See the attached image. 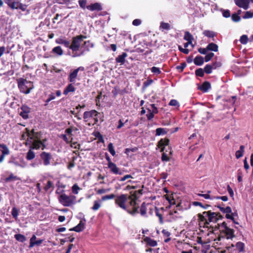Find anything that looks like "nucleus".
I'll use <instances>...</instances> for the list:
<instances>
[{"label":"nucleus","mask_w":253,"mask_h":253,"mask_svg":"<svg viewBox=\"0 0 253 253\" xmlns=\"http://www.w3.org/2000/svg\"><path fill=\"white\" fill-rule=\"evenodd\" d=\"M210 222L209 220L208 219H206V220H205V221L203 222V227L204 228H208L209 229H211L212 230L211 231H210V232L211 233H213V226H210L209 227V225L210 224Z\"/></svg>","instance_id":"37"},{"label":"nucleus","mask_w":253,"mask_h":253,"mask_svg":"<svg viewBox=\"0 0 253 253\" xmlns=\"http://www.w3.org/2000/svg\"><path fill=\"white\" fill-rule=\"evenodd\" d=\"M78 72L75 69L72 72L70 73L68 76V80L70 83H74L78 77Z\"/></svg>","instance_id":"19"},{"label":"nucleus","mask_w":253,"mask_h":253,"mask_svg":"<svg viewBox=\"0 0 253 253\" xmlns=\"http://www.w3.org/2000/svg\"><path fill=\"white\" fill-rule=\"evenodd\" d=\"M213 69H216L220 68L222 66V63L220 61H215L211 64Z\"/></svg>","instance_id":"45"},{"label":"nucleus","mask_w":253,"mask_h":253,"mask_svg":"<svg viewBox=\"0 0 253 253\" xmlns=\"http://www.w3.org/2000/svg\"><path fill=\"white\" fill-rule=\"evenodd\" d=\"M253 17V12L247 11L245 12L244 15L243 16L244 19L251 18Z\"/></svg>","instance_id":"53"},{"label":"nucleus","mask_w":253,"mask_h":253,"mask_svg":"<svg viewBox=\"0 0 253 253\" xmlns=\"http://www.w3.org/2000/svg\"><path fill=\"white\" fill-rule=\"evenodd\" d=\"M186 64L185 62H182L180 65H178L176 67V69L179 71V72H183L184 69L186 67Z\"/></svg>","instance_id":"47"},{"label":"nucleus","mask_w":253,"mask_h":253,"mask_svg":"<svg viewBox=\"0 0 253 253\" xmlns=\"http://www.w3.org/2000/svg\"><path fill=\"white\" fill-rule=\"evenodd\" d=\"M41 157L43 160L44 165L47 166L50 164V160L51 159L50 153L43 152L41 154Z\"/></svg>","instance_id":"11"},{"label":"nucleus","mask_w":253,"mask_h":253,"mask_svg":"<svg viewBox=\"0 0 253 253\" xmlns=\"http://www.w3.org/2000/svg\"><path fill=\"white\" fill-rule=\"evenodd\" d=\"M1 148L2 154L5 155H8L9 153V151L5 144H4Z\"/></svg>","instance_id":"48"},{"label":"nucleus","mask_w":253,"mask_h":253,"mask_svg":"<svg viewBox=\"0 0 253 253\" xmlns=\"http://www.w3.org/2000/svg\"><path fill=\"white\" fill-rule=\"evenodd\" d=\"M43 242L42 240H39L35 241L34 243H30L29 248H31L33 247L35 245L39 246Z\"/></svg>","instance_id":"56"},{"label":"nucleus","mask_w":253,"mask_h":253,"mask_svg":"<svg viewBox=\"0 0 253 253\" xmlns=\"http://www.w3.org/2000/svg\"><path fill=\"white\" fill-rule=\"evenodd\" d=\"M76 90V88L72 84H70L66 87L63 91V94L67 95L69 92H74Z\"/></svg>","instance_id":"20"},{"label":"nucleus","mask_w":253,"mask_h":253,"mask_svg":"<svg viewBox=\"0 0 253 253\" xmlns=\"http://www.w3.org/2000/svg\"><path fill=\"white\" fill-rule=\"evenodd\" d=\"M80 6L83 8L85 9L86 8L87 0H79L78 1Z\"/></svg>","instance_id":"50"},{"label":"nucleus","mask_w":253,"mask_h":253,"mask_svg":"<svg viewBox=\"0 0 253 253\" xmlns=\"http://www.w3.org/2000/svg\"><path fill=\"white\" fill-rule=\"evenodd\" d=\"M52 53L61 56L63 54V51L60 46L54 47L52 50Z\"/></svg>","instance_id":"26"},{"label":"nucleus","mask_w":253,"mask_h":253,"mask_svg":"<svg viewBox=\"0 0 253 253\" xmlns=\"http://www.w3.org/2000/svg\"><path fill=\"white\" fill-rule=\"evenodd\" d=\"M211 88V85L209 82L205 81L198 87V89L204 92H207Z\"/></svg>","instance_id":"14"},{"label":"nucleus","mask_w":253,"mask_h":253,"mask_svg":"<svg viewBox=\"0 0 253 253\" xmlns=\"http://www.w3.org/2000/svg\"><path fill=\"white\" fill-rule=\"evenodd\" d=\"M222 15H223V16L225 18L230 17L231 16V14H230V12L229 10H228V9L223 10V12H222Z\"/></svg>","instance_id":"61"},{"label":"nucleus","mask_w":253,"mask_h":253,"mask_svg":"<svg viewBox=\"0 0 253 253\" xmlns=\"http://www.w3.org/2000/svg\"><path fill=\"white\" fill-rule=\"evenodd\" d=\"M193 205L195 206H200L201 207L203 208V209H208L209 207H211L210 205H203L201 203L199 202H197V201H195V202H193Z\"/></svg>","instance_id":"42"},{"label":"nucleus","mask_w":253,"mask_h":253,"mask_svg":"<svg viewBox=\"0 0 253 253\" xmlns=\"http://www.w3.org/2000/svg\"><path fill=\"white\" fill-rule=\"evenodd\" d=\"M138 199V197L137 196V195L136 194V192L135 191H130V195L127 196V199H129L131 200H137Z\"/></svg>","instance_id":"39"},{"label":"nucleus","mask_w":253,"mask_h":253,"mask_svg":"<svg viewBox=\"0 0 253 253\" xmlns=\"http://www.w3.org/2000/svg\"><path fill=\"white\" fill-rule=\"evenodd\" d=\"M171 29V26L168 23L162 22L160 23V30L163 32L165 30L169 31Z\"/></svg>","instance_id":"23"},{"label":"nucleus","mask_w":253,"mask_h":253,"mask_svg":"<svg viewBox=\"0 0 253 253\" xmlns=\"http://www.w3.org/2000/svg\"><path fill=\"white\" fill-rule=\"evenodd\" d=\"M226 236L227 239H232L235 237L234 230L230 228H226V230H224L222 231Z\"/></svg>","instance_id":"12"},{"label":"nucleus","mask_w":253,"mask_h":253,"mask_svg":"<svg viewBox=\"0 0 253 253\" xmlns=\"http://www.w3.org/2000/svg\"><path fill=\"white\" fill-rule=\"evenodd\" d=\"M184 39L187 42H192L194 38L189 32L186 31L184 33Z\"/></svg>","instance_id":"30"},{"label":"nucleus","mask_w":253,"mask_h":253,"mask_svg":"<svg viewBox=\"0 0 253 253\" xmlns=\"http://www.w3.org/2000/svg\"><path fill=\"white\" fill-rule=\"evenodd\" d=\"M151 71L153 74L156 75H160V74H161V71L160 68L155 66L152 67L151 68Z\"/></svg>","instance_id":"49"},{"label":"nucleus","mask_w":253,"mask_h":253,"mask_svg":"<svg viewBox=\"0 0 253 253\" xmlns=\"http://www.w3.org/2000/svg\"><path fill=\"white\" fill-rule=\"evenodd\" d=\"M153 82V80L149 79L143 83V87L146 88Z\"/></svg>","instance_id":"58"},{"label":"nucleus","mask_w":253,"mask_h":253,"mask_svg":"<svg viewBox=\"0 0 253 253\" xmlns=\"http://www.w3.org/2000/svg\"><path fill=\"white\" fill-rule=\"evenodd\" d=\"M147 212V208L145 202H143L141 206L140 207V213L141 215L143 216L146 214Z\"/></svg>","instance_id":"34"},{"label":"nucleus","mask_w":253,"mask_h":253,"mask_svg":"<svg viewBox=\"0 0 253 253\" xmlns=\"http://www.w3.org/2000/svg\"><path fill=\"white\" fill-rule=\"evenodd\" d=\"M169 140L168 138L161 139L158 143V146L161 148V151L164 152L165 146L169 145Z\"/></svg>","instance_id":"13"},{"label":"nucleus","mask_w":253,"mask_h":253,"mask_svg":"<svg viewBox=\"0 0 253 253\" xmlns=\"http://www.w3.org/2000/svg\"><path fill=\"white\" fill-rule=\"evenodd\" d=\"M96 113H98V112H84V118L86 120L93 116H96L97 115Z\"/></svg>","instance_id":"31"},{"label":"nucleus","mask_w":253,"mask_h":253,"mask_svg":"<svg viewBox=\"0 0 253 253\" xmlns=\"http://www.w3.org/2000/svg\"><path fill=\"white\" fill-rule=\"evenodd\" d=\"M208 213L209 222L216 223L219 220V218L217 217L218 214L216 212L209 211Z\"/></svg>","instance_id":"10"},{"label":"nucleus","mask_w":253,"mask_h":253,"mask_svg":"<svg viewBox=\"0 0 253 253\" xmlns=\"http://www.w3.org/2000/svg\"><path fill=\"white\" fill-rule=\"evenodd\" d=\"M84 223L81 221L75 227L70 229L71 231H75L77 232H79L83 230L84 229Z\"/></svg>","instance_id":"21"},{"label":"nucleus","mask_w":253,"mask_h":253,"mask_svg":"<svg viewBox=\"0 0 253 253\" xmlns=\"http://www.w3.org/2000/svg\"><path fill=\"white\" fill-rule=\"evenodd\" d=\"M85 38L86 36L82 35H78L72 38V42H71V50L72 51V56L73 57H80L84 54V50H82L80 52L78 51L79 50L82 42Z\"/></svg>","instance_id":"1"},{"label":"nucleus","mask_w":253,"mask_h":253,"mask_svg":"<svg viewBox=\"0 0 253 253\" xmlns=\"http://www.w3.org/2000/svg\"><path fill=\"white\" fill-rule=\"evenodd\" d=\"M4 1L11 9L16 8V0H4Z\"/></svg>","instance_id":"29"},{"label":"nucleus","mask_w":253,"mask_h":253,"mask_svg":"<svg viewBox=\"0 0 253 253\" xmlns=\"http://www.w3.org/2000/svg\"><path fill=\"white\" fill-rule=\"evenodd\" d=\"M207 49L208 50L217 52L218 49V46L216 44L211 42L209 43L207 45Z\"/></svg>","instance_id":"25"},{"label":"nucleus","mask_w":253,"mask_h":253,"mask_svg":"<svg viewBox=\"0 0 253 253\" xmlns=\"http://www.w3.org/2000/svg\"><path fill=\"white\" fill-rule=\"evenodd\" d=\"M214 55V54L213 52H210L205 56V58H204V60L206 62H208L212 59Z\"/></svg>","instance_id":"46"},{"label":"nucleus","mask_w":253,"mask_h":253,"mask_svg":"<svg viewBox=\"0 0 253 253\" xmlns=\"http://www.w3.org/2000/svg\"><path fill=\"white\" fill-rule=\"evenodd\" d=\"M116 196L115 195L113 194H111L110 195H105L102 197V200L103 201H105L109 199H112L115 198Z\"/></svg>","instance_id":"55"},{"label":"nucleus","mask_w":253,"mask_h":253,"mask_svg":"<svg viewBox=\"0 0 253 253\" xmlns=\"http://www.w3.org/2000/svg\"><path fill=\"white\" fill-rule=\"evenodd\" d=\"M169 104L170 106H177V109H178V108L179 106V104L178 102L176 100H175V99H171L170 101V102H169Z\"/></svg>","instance_id":"57"},{"label":"nucleus","mask_w":253,"mask_h":253,"mask_svg":"<svg viewBox=\"0 0 253 253\" xmlns=\"http://www.w3.org/2000/svg\"><path fill=\"white\" fill-rule=\"evenodd\" d=\"M127 54L126 52H123L121 55H119L116 58V62L120 63L121 65H123L125 62V58L127 57Z\"/></svg>","instance_id":"18"},{"label":"nucleus","mask_w":253,"mask_h":253,"mask_svg":"<svg viewBox=\"0 0 253 253\" xmlns=\"http://www.w3.org/2000/svg\"><path fill=\"white\" fill-rule=\"evenodd\" d=\"M42 146V149L45 148V145L42 142L34 141L33 143L30 144V150L27 153L26 159L28 160H32L35 157V154L32 150L33 149H38Z\"/></svg>","instance_id":"3"},{"label":"nucleus","mask_w":253,"mask_h":253,"mask_svg":"<svg viewBox=\"0 0 253 253\" xmlns=\"http://www.w3.org/2000/svg\"><path fill=\"white\" fill-rule=\"evenodd\" d=\"M102 92H100L99 93V94L96 96V99H95L96 103L97 106H100L101 104L100 103V99L102 98Z\"/></svg>","instance_id":"59"},{"label":"nucleus","mask_w":253,"mask_h":253,"mask_svg":"<svg viewBox=\"0 0 253 253\" xmlns=\"http://www.w3.org/2000/svg\"><path fill=\"white\" fill-rule=\"evenodd\" d=\"M145 106L146 109L147 111H157V109L154 104H149V103H147Z\"/></svg>","instance_id":"32"},{"label":"nucleus","mask_w":253,"mask_h":253,"mask_svg":"<svg viewBox=\"0 0 253 253\" xmlns=\"http://www.w3.org/2000/svg\"><path fill=\"white\" fill-rule=\"evenodd\" d=\"M144 241L147 243V244L151 247H155L157 245V243L155 240L152 239L148 237L145 238Z\"/></svg>","instance_id":"24"},{"label":"nucleus","mask_w":253,"mask_h":253,"mask_svg":"<svg viewBox=\"0 0 253 253\" xmlns=\"http://www.w3.org/2000/svg\"><path fill=\"white\" fill-rule=\"evenodd\" d=\"M80 189L79 187L77 184H74L72 187V192L75 194L78 193V190Z\"/></svg>","instance_id":"63"},{"label":"nucleus","mask_w":253,"mask_h":253,"mask_svg":"<svg viewBox=\"0 0 253 253\" xmlns=\"http://www.w3.org/2000/svg\"><path fill=\"white\" fill-rule=\"evenodd\" d=\"M138 209H139V207L137 206V207H132V211H130V210H127L126 209V211L127 212L133 215L134 214L136 213H138Z\"/></svg>","instance_id":"41"},{"label":"nucleus","mask_w":253,"mask_h":253,"mask_svg":"<svg viewBox=\"0 0 253 253\" xmlns=\"http://www.w3.org/2000/svg\"><path fill=\"white\" fill-rule=\"evenodd\" d=\"M75 198L74 196H68L64 194L60 196L59 200L63 206L69 207L74 203Z\"/></svg>","instance_id":"4"},{"label":"nucleus","mask_w":253,"mask_h":253,"mask_svg":"<svg viewBox=\"0 0 253 253\" xmlns=\"http://www.w3.org/2000/svg\"><path fill=\"white\" fill-rule=\"evenodd\" d=\"M248 40H249L248 37L246 35H242L240 39V41L241 43L243 44H247L248 42Z\"/></svg>","instance_id":"43"},{"label":"nucleus","mask_w":253,"mask_h":253,"mask_svg":"<svg viewBox=\"0 0 253 253\" xmlns=\"http://www.w3.org/2000/svg\"><path fill=\"white\" fill-rule=\"evenodd\" d=\"M204 58L203 57L198 55L194 59V63L197 66H201L204 64Z\"/></svg>","instance_id":"22"},{"label":"nucleus","mask_w":253,"mask_h":253,"mask_svg":"<svg viewBox=\"0 0 253 253\" xmlns=\"http://www.w3.org/2000/svg\"><path fill=\"white\" fill-rule=\"evenodd\" d=\"M203 34L205 36H206L208 38H212L213 41H214L213 38L216 36V34L215 32L210 30H205Z\"/></svg>","instance_id":"27"},{"label":"nucleus","mask_w":253,"mask_h":253,"mask_svg":"<svg viewBox=\"0 0 253 253\" xmlns=\"http://www.w3.org/2000/svg\"><path fill=\"white\" fill-rule=\"evenodd\" d=\"M178 49L180 52H181L185 54H188L189 52V50L188 49L186 48L185 47H184V48H183L180 45L178 46Z\"/></svg>","instance_id":"60"},{"label":"nucleus","mask_w":253,"mask_h":253,"mask_svg":"<svg viewBox=\"0 0 253 253\" xmlns=\"http://www.w3.org/2000/svg\"><path fill=\"white\" fill-rule=\"evenodd\" d=\"M204 73V70L202 68H198L195 70V75L197 77H203Z\"/></svg>","instance_id":"33"},{"label":"nucleus","mask_w":253,"mask_h":253,"mask_svg":"<svg viewBox=\"0 0 253 253\" xmlns=\"http://www.w3.org/2000/svg\"><path fill=\"white\" fill-rule=\"evenodd\" d=\"M27 5L17 2V9H19L22 11H25L27 10Z\"/></svg>","instance_id":"36"},{"label":"nucleus","mask_w":253,"mask_h":253,"mask_svg":"<svg viewBox=\"0 0 253 253\" xmlns=\"http://www.w3.org/2000/svg\"><path fill=\"white\" fill-rule=\"evenodd\" d=\"M127 200V195L126 194H122L120 196H116L115 199V203L121 208L126 210V203Z\"/></svg>","instance_id":"5"},{"label":"nucleus","mask_w":253,"mask_h":253,"mask_svg":"<svg viewBox=\"0 0 253 253\" xmlns=\"http://www.w3.org/2000/svg\"><path fill=\"white\" fill-rule=\"evenodd\" d=\"M18 86L21 92L29 93L34 87L33 84L31 81L20 78L18 80Z\"/></svg>","instance_id":"2"},{"label":"nucleus","mask_w":253,"mask_h":253,"mask_svg":"<svg viewBox=\"0 0 253 253\" xmlns=\"http://www.w3.org/2000/svg\"><path fill=\"white\" fill-rule=\"evenodd\" d=\"M156 135H160L161 134H165L167 133L166 129L163 128H158L156 130Z\"/></svg>","instance_id":"38"},{"label":"nucleus","mask_w":253,"mask_h":253,"mask_svg":"<svg viewBox=\"0 0 253 253\" xmlns=\"http://www.w3.org/2000/svg\"><path fill=\"white\" fill-rule=\"evenodd\" d=\"M237 100V96H232L230 98H224L223 99V105L226 106V109H230L231 106H233Z\"/></svg>","instance_id":"6"},{"label":"nucleus","mask_w":253,"mask_h":253,"mask_svg":"<svg viewBox=\"0 0 253 253\" xmlns=\"http://www.w3.org/2000/svg\"><path fill=\"white\" fill-rule=\"evenodd\" d=\"M156 210V214L159 218V221L161 224H163L164 223L163 216L159 212V210L157 207H155Z\"/></svg>","instance_id":"52"},{"label":"nucleus","mask_w":253,"mask_h":253,"mask_svg":"<svg viewBox=\"0 0 253 253\" xmlns=\"http://www.w3.org/2000/svg\"><path fill=\"white\" fill-rule=\"evenodd\" d=\"M108 151H109V152L111 154V155L112 156H114L115 155L116 152H115V150L114 149V146H113V143H110L108 144Z\"/></svg>","instance_id":"44"},{"label":"nucleus","mask_w":253,"mask_h":253,"mask_svg":"<svg viewBox=\"0 0 253 253\" xmlns=\"http://www.w3.org/2000/svg\"><path fill=\"white\" fill-rule=\"evenodd\" d=\"M108 167L110 169L112 172L120 175L122 174V172L119 171V169L117 167L115 164L112 163L110 164H108Z\"/></svg>","instance_id":"15"},{"label":"nucleus","mask_w":253,"mask_h":253,"mask_svg":"<svg viewBox=\"0 0 253 253\" xmlns=\"http://www.w3.org/2000/svg\"><path fill=\"white\" fill-rule=\"evenodd\" d=\"M237 249L239 250V252L244 251V244L241 242H238L236 245Z\"/></svg>","instance_id":"40"},{"label":"nucleus","mask_w":253,"mask_h":253,"mask_svg":"<svg viewBox=\"0 0 253 253\" xmlns=\"http://www.w3.org/2000/svg\"><path fill=\"white\" fill-rule=\"evenodd\" d=\"M126 92L125 89H121L118 86H115L112 91V93L113 95V97L116 98L118 94H124Z\"/></svg>","instance_id":"16"},{"label":"nucleus","mask_w":253,"mask_h":253,"mask_svg":"<svg viewBox=\"0 0 253 253\" xmlns=\"http://www.w3.org/2000/svg\"><path fill=\"white\" fill-rule=\"evenodd\" d=\"M30 143H33L34 141H38L41 142L40 140V132H35L34 129H33L30 132Z\"/></svg>","instance_id":"9"},{"label":"nucleus","mask_w":253,"mask_h":253,"mask_svg":"<svg viewBox=\"0 0 253 253\" xmlns=\"http://www.w3.org/2000/svg\"><path fill=\"white\" fill-rule=\"evenodd\" d=\"M100 207V204L97 201H94L93 206L92 207V209L93 211H96V210H98Z\"/></svg>","instance_id":"64"},{"label":"nucleus","mask_w":253,"mask_h":253,"mask_svg":"<svg viewBox=\"0 0 253 253\" xmlns=\"http://www.w3.org/2000/svg\"><path fill=\"white\" fill-rule=\"evenodd\" d=\"M86 8L91 11H99L103 9L101 3L99 2H95L94 3H91L90 5H87Z\"/></svg>","instance_id":"7"},{"label":"nucleus","mask_w":253,"mask_h":253,"mask_svg":"<svg viewBox=\"0 0 253 253\" xmlns=\"http://www.w3.org/2000/svg\"><path fill=\"white\" fill-rule=\"evenodd\" d=\"M25 130H26V132L25 133H23L21 135V139L22 140H25L26 139H27V140L25 142H24L26 144V145H27L28 144H31L30 143V132L29 130L28 129V128H26Z\"/></svg>","instance_id":"17"},{"label":"nucleus","mask_w":253,"mask_h":253,"mask_svg":"<svg viewBox=\"0 0 253 253\" xmlns=\"http://www.w3.org/2000/svg\"><path fill=\"white\" fill-rule=\"evenodd\" d=\"M236 5L240 8L246 10L248 9L250 0H234Z\"/></svg>","instance_id":"8"},{"label":"nucleus","mask_w":253,"mask_h":253,"mask_svg":"<svg viewBox=\"0 0 253 253\" xmlns=\"http://www.w3.org/2000/svg\"><path fill=\"white\" fill-rule=\"evenodd\" d=\"M26 240V237L21 234H17V241H20L21 242H24Z\"/></svg>","instance_id":"62"},{"label":"nucleus","mask_w":253,"mask_h":253,"mask_svg":"<svg viewBox=\"0 0 253 253\" xmlns=\"http://www.w3.org/2000/svg\"><path fill=\"white\" fill-rule=\"evenodd\" d=\"M244 148V146L241 145L240 147V150L236 152L235 156L237 159H239L243 156Z\"/></svg>","instance_id":"28"},{"label":"nucleus","mask_w":253,"mask_h":253,"mask_svg":"<svg viewBox=\"0 0 253 253\" xmlns=\"http://www.w3.org/2000/svg\"><path fill=\"white\" fill-rule=\"evenodd\" d=\"M213 69L211 64H207L204 68L205 72L207 74L211 73Z\"/></svg>","instance_id":"35"},{"label":"nucleus","mask_w":253,"mask_h":253,"mask_svg":"<svg viewBox=\"0 0 253 253\" xmlns=\"http://www.w3.org/2000/svg\"><path fill=\"white\" fill-rule=\"evenodd\" d=\"M16 177L13 174H11L8 177L4 179V181L6 182H9L10 181H14Z\"/></svg>","instance_id":"54"},{"label":"nucleus","mask_w":253,"mask_h":253,"mask_svg":"<svg viewBox=\"0 0 253 253\" xmlns=\"http://www.w3.org/2000/svg\"><path fill=\"white\" fill-rule=\"evenodd\" d=\"M231 18L232 20L235 22H239L241 20V17L235 13L232 15Z\"/></svg>","instance_id":"51"}]
</instances>
